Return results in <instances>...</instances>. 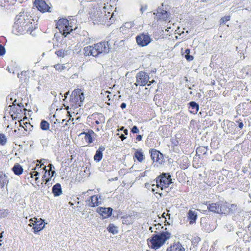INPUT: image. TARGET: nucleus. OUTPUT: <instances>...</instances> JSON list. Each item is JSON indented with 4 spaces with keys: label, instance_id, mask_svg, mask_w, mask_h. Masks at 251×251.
I'll return each mask as SVG.
<instances>
[{
    "label": "nucleus",
    "instance_id": "1",
    "mask_svg": "<svg viewBox=\"0 0 251 251\" xmlns=\"http://www.w3.org/2000/svg\"><path fill=\"white\" fill-rule=\"evenodd\" d=\"M36 24L29 13L25 11L21 12L15 18L12 31L17 35L23 34L26 32H31L36 28Z\"/></svg>",
    "mask_w": 251,
    "mask_h": 251
},
{
    "label": "nucleus",
    "instance_id": "2",
    "mask_svg": "<svg viewBox=\"0 0 251 251\" xmlns=\"http://www.w3.org/2000/svg\"><path fill=\"white\" fill-rule=\"evenodd\" d=\"M171 237V234L168 231L153 234L151 238L147 240L148 245L151 249L156 250L162 247Z\"/></svg>",
    "mask_w": 251,
    "mask_h": 251
},
{
    "label": "nucleus",
    "instance_id": "3",
    "mask_svg": "<svg viewBox=\"0 0 251 251\" xmlns=\"http://www.w3.org/2000/svg\"><path fill=\"white\" fill-rule=\"evenodd\" d=\"M108 48L106 47L105 41H101L93 46H88L83 49L84 54L85 56H93L97 57L100 54L107 52Z\"/></svg>",
    "mask_w": 251,
    "mask_h": 251
},
{
    "label": "nucleus",
    "instance_id": "4",
    "mask_svg": "<svg viewBox=\"0 0 251 251\" xmlns=\"http://www.w3.org/2000/svg\"><path fill=\"white\" fill-rule=\"evenodd\" d=\"M9 113L14 120L19 119L25 117L26 109L22 103H17V100H14L12 105H9Z\"/></svg>",
    "mask_w": 251,
    "mask_h": 251
},
{
    "label": "nucleus",
    "instance_id": "5",
    "mask_svg": "<svg viewBox=\"0 0 251 251\" xmlns=\"http://www.w3.org/2000/svg\"><path fill=\"white\" fill-rule=\"evenodd\" d=\"M84 99L83 93L80 89H75L70 96L69 103L72 108L75 109L81 106Z\"/></svg>",
    "mask_w": 251,
    "mask_h": 251
},
{
    "label": "nucleus",
    "instance_id": "6",
    "mask_svg": "<svg viewBox=\"0 0 251 251\" xmlns=\"http://www.w3.org/2000/svg\"><path fill=\"white\" fill-rule=\"evenodd\" d=\"M56 28L64 37L73 31L72 26L70 25L69 21L66 18H61L56 21Z\"/></svg>",
    "mask_w": 251,
    "mask_h": 251
},
{
    "label": "nucleus",
    "instance_id": "7",
    "mask_svg": "<svg viewBox=\"0 0 251 251\" xmlns=\"http://www.w3.org/2000/svg\"><path fill=\"white\" fill-rule=\"evenodd\" d=\"M209 211L221 214L227 215L228 209L226 208V202H212L207 205Z\"/></svg>",
    "mask_w": 251,
    "mask_h": 251
},
{
    "label": "nucleus",
    "instance_id": "8",
    "mask_svg": "<svg viewBox=\"0 0 251 251\" xmlns=\"http://www.w3.org/2000/svg\"><path fill=\"white\" fill-rule=\"evenodd\" d=\"M88 124L92 127L105 122L104 116L100 113H95L89 116L87 119Z\"/></svg>",
    "mask_w": 251,
    "mask_h": 251
},
{
    "label": "nucleus",
    "instance_id": "9",
    "mask_svg": "<svg viewBox=\"0 0 251 251\" xmlns=\"http://www.w3.org/2000/svg\"><path fill=\"white\" fill-rule=\"evenodd\" d=\"M172 183L171 176L169 173H163L156 178V183L159 185L161 190L168 188Z\"/></svg>",
    "mask_w": 251,
    "mask_h": 251
},
{
    "label": "nucleus",
    "instance_id": "10",
    "mask_svg": "<svg viewBox=\"0 0 251 251\" xmlns=\"http://www.w3.org/2000/svg\"><path fill=\"white\" fill-rule=\"evenodd\" d=\"M44 166L43 164H36L35 168L32 170V171L30 173V178H33L34 177L35 184L37 186H39L40 180L39 179V174L42 172L43 173L46 169V166Z\"/></svg>",
    "mask_w": 251,
    "mask_h": 251
},
{
    "label": "nucleus",
    "instance_id": "11",
    "mask_svg": "<svg viewBox=\"0 0 251 251\" xmlns=\"http://www.w3.org/2000/svg\"><path fill=\"white\" fill-rule=\"evenodd\" d=\"M33 5L42 13L51 12L50 10L51 7L44 0H35Z\"/></svg>",
    "mask_w": 251,
    "mask_h": 251
},
{
    "label": "nucleus",
    "instance_id": "12",
    "mask_svg": "<svg viewBox=\"0 0 251 251\" xmlns=\"http://www.w3.org/2000/svg\"><path fill=\"white\" fill-rule=\"evenodd\" d=\"M149 79V75L143 71H140L136 75V85L144 86L147 84Z\"/></svg>",
    "mask_w": 251,
    "mask_h": 251
},
{
    "label": "nucleus",
    "instance_id": "13",
    "mask_svg": "<svg viewBox=\"0 0 251 251\" xmlns=\"http://www.w3.org/2000/svg\"><path fill=\"white\" fill-rule=\"evenodd\" d=\"M89 15L94 24H98L101 20L102 12L97 8H92L89 12Z\"/></svg>",
    "mask_w": 251,
    "mask_h": 251
},
{
    "label": "nucleus",
    "instance_id": "14",
    "mask_svg": "<svg viewBox=\"0 0 251 251\" xmlns=\"http://www.w3.org/2000/svg\"><path fill=\"white\" fill-rule=\"evenodd\" d=\"M136 41L139 46L145 47L151 42V39L148 34L141 33L136 37Z\"/></svg>",
    "mask_w": 251,
    "mask_h": 251
},
{
    "label": "nucleus",
    "instance_id": "15",
    "mask_svg": "<svg viewBox=\"0 0 251 251\" xmlns=\"http://www.w3.org/2000/svg\"><path fill=\"white\" fill-rule=\"evenodd\" d=\"M150 153L151 158L154 162L162 163L163 161V156L159 151L151 149L150 150Z\"/></svg>",
    "mask_w": 251,
    "mask_h": 251
},
{
    "label": "nucleus",
    "instance_id": "16",
    "mask_svg": "<svg viewBox=\"0 0 251 251\" xmlns=\"http://www.w3.org/2000/svg\"><path fill=\"white\" fill-rule=\"evenodd\" d=\"M132 26L133 25L131 23H126L120 27V31L122 32L123 34L126 35L127 37L130 36L132 35L133 32L132 28Z\"/></svg>",
    "mask_w": 251,
    "mask_h": 251
},
{
    "label": "nucleus",
    "instance_id": "17",
    "mask_svg": "<svg viewBox=\"0 0 251 251\" xmlns=\"http://www.w3.org/2000/svg\"><path fill=\"white\" fill-rule=\"evenodd\" d=\"M113 209L108 207H99L98 208V212L102 217L103 218H108L111 216Z\"/></svg>",
    "mask_w": 251,
    "mask_h": 251
},
{
    "label": "nucleus",
    "instance_id": "18",
    "mask_svg": "<svg viewBox=\"0 0 251 251\" xmlns=\"http://www.w3.org/2000/svg\"><path fill=\"white\" fill-rule=\"evenodd\" d=\"M167 251H185V248L179 241H175L167 248Z\"/></svg>",
    "mask_w": 251,
    "mask_h": 251
},
{
    "label": "nucleus",
    "instance_id": "19",
    "mask_svg": "<svg viewBox=\"0 0 251 251\" xmlns=\"http://www.w3.org/2000/svg\"><path fill=\"white\" fill-rule=\"evenodd\" d=\"M34 222L35 224H32L34 225V232L36 233L43 229L45 226V224H44V220L42 219H40L39 220H38L37 218H34Z\"/></svg>",
    "mask_w": 251,
    "mask_h": 251
},
{
    "label": "nucleus",
    "instance_id": "20",
    "mask_svg": "<svg viewBox=\"0 0 251 251\" xmlns=\"http://www.w3.org/2000/svg\"><path fill=\"white\" fill-rule=\"evenodd\" d=\"M28 120L25 116L23 118V120H21L19 121L20 127L22 128H24L25 131L26 132H29L31 130V128L32 126L31 124L27 122Z\"/></svg>",
    "mask_w": 251,
    "mask_h": 251
},
{
    "label": "nucleus",
    "instance_id": "21",
    "mask_svg": "<svg viewBox=\"0 0 251 251\" xmlns=\"http://www.w3.org/2000/svg\"><path fill=\"white\" fill-rule=\"evenodd\" d=\"M99 199L98 195L90 197L87 201L88 205L90 207L98 206L99 204Z\"/></svg>",
    "mask_w": 251,
    "mask_h": 251
},
{
    "label": "nucleus",
    "instance_id": "22",
    "mask_svg": "<svg viewBox=\"0 0 251 251\" xmlns=\"http://www.w3.org/2000/svg\"><path fill=\"white\" fill-rule=\"evenodd\" d=\"M156 16L158 17L157 21L161 20L167 21L169 20V15L168 12L164 10H161L160 11H157Z\"/></svg>",
    "mask_w": 251,
    "mask_h": 251
},
{
    "label": "nucleus",
    "instance_id": "23",
    "mask_svg": "<svg viewBox=\"0 0 251 251\" xmlns=\"http://www.w3.org/2000/svg\"><path fill=\"white\" fill-rule=\"evenodd\" d=\"M122 223L126 225H132L134 221V218L132 215L126 214L121 217Z\"/></svg>",
    "mask_w": 251,
    "mask_h": 251
},
{
    "label": "nucleus",
    "instance_id": "24",
    "mask_svg": "<svg viewBox=\"0 0 251 251\" xmlns=\"http://www.w3.org/2000/svg\"><path fill=\"white\" fill-rule=\"evenodd\" d=\"M105 150V148L100 146L96 151V154L94 155V159L96 162L100 161L102 158V151Z\"/></svg>",
    "mask_w": 251,
    "mask_h": 251
},
{
    "label": "nucleus",
    "instance_id": "25",
    "mask_svg": "<svg viewBox=\"0 0 251 251\" xmlns=\"http://www.w3.org/2000/svg\"><path fill=\"white\" fill-rule=\"evenodd\" d=\"M49 166L50 167V170L47 173V171L45 169V173L43 176V178H45L46 182H49L51 178L55 174V171L51 170L52 165L50 164Z\"/></svg>",
    "mask_w": 251,
    "mask_h": 251
},
{
    "label": "nucleus",
    "instance_id": "26",
    "mask_svg": "<svg viewBox=\"0 0 251 251\" xmlns=\"http://www.w3.org/2000/svg\"><path fill=\"white\" fill-rule=\"evenodd\" d=\"M52 193L55 197L59 196L62 194V191L60 183H57L52 187Z\"/></svg>",
    "mask_w": 251,
    "mask_h": 251
},
{
    "label": "nucleus",
    "instance_id": "27",
    "mask_svg": "<svg viewBox=\"0 0 251 251\" xmlns=\"http://www.w3.org/2000/svg\"><path fill=\"white\" fill-rule=\"evenodd\" d=\"M198 216L197 214L195 212V211L190 210L188 212V218L189 220V224L190 225H193V224L196 223V221L197 219Z\"/></svg>",
    "mask_w": 251,
    "mask_h": 251
},
{
    "label": "nucleus",
    "instance_id": "28",
    "mask_svg": "<svg viewBox=\"0 0 251 251\" xmlns=\"http://www.w3.org/2000/svg\"><path fill=\"white\" fill-rule=\"evenodd\" d=\"M9 181L7 176L0 172V188H3L8 184Z\"/></svg>",
    "mask_w": 251,
    "mask_h": 251
},
{
    "label": "nucleus",
    "instance_id": "29",
    "mask_svg": "<svg viewBox=\"0 0 251 251\" xmlns=\"http://www.w3.org/2000/svg\"><path fill=\"white\" fill-rule=\"evenodd\" d=\"M189 111L193 114H197L199 109V105L195 101H191L189 103Z\"/></svg>",
    "mask_w": 251,
    "mask_h": 251
},
{
    "label": "nucleus",
    "instance_id": "30",
    "mask_svg": "<svg viewBox=\"0 0 251 251\" xmlns=\"http://www.w3.org/2000/svg\"><path fill=\"white\" fill-rule=\"evenodd\" d=\"M134 158H136L139 162H142L144 160L145 157L142 150H137L135 151Z\"/></svg>",
    "mask_w": 251,
    "mask_h": 251
},
{
    "label": "nucleus",
    "instance_id": "31",
    "mask_svg": "<svg viewBox=\"0 0 251 251\" xmlns=\"http://www.w3.org/2000/svg\"><path fill=\"white\" fill-rule=\"evenodd\" d=\"M12 170L14 174L18 176L21 175L23 172V168L19 164H15L13 167Z\"/></svg>",
    "mask_w": 251,
    "mask_h": 251
},
{
    "label": "nucleus",
    "instance_id": "32",
    "mask_svg": "<svg viewBox=\"0 0 251 251\" xmlns=\"http://www.w3.org/2000/svg\"><path fill=\"white\" fill-rule=\"evenodd\" d=\"M151 191L154 194H159L160 197L162 195V191L163 190H161L158 184L156 183V184H152L151 186Z\"/></svg>",
    "mask_w": 251,
    "mask_h": 251
},
{
    "label": "nucleus",
    "instance_id": "33",
    "mask_svg": "<svg viewBox=\"0 0 251 251\" xmlns=\"http://www.w3.org/2000/svg\"><path fill=\"white\" fill-rule=\"evenodd\" d=\"M207 149L205 147L203 146L199 147L196 149V154L198 156H201L206 154Z\"/></svg>",
    "mask_w": 251,
    "mask_h": 251
},
{
    "label": "nucleus",
    "instance_id": "34",
    "mask_svg": "<svg viewBox=\"0 0 251 251\" xmlns=\"http://www.w3.org/2000/svg\"><path fill=\"white\" fill-rule=\"evenodd\" d=\"M226 208L228 210L227 214H228L230 213H232L233 211H235L237 208V205L236 204H228L227 202H226Z\"/></svg>",
    "mask_w": 251,
    "mask_h": 251
},
{
    "label": "nucleus",
    "instance_id": "35",
    "mask_svg": "<svg viewBox=\"0 0 251 251\" xmlns=\"http://www.w3.org/2000/svg\"><path fill=\"white\" fill-rule=\"evenodd\" d=\"M55 53L58 57H64V56L67 55L68 50L61 49L57 50L55 52Z\"/></svg>",
    "mask_w": 251,
    "mask_h": 251
},
{
    "label": "nucleus",
    "instance_id": "36",
    "mask_svg": "<svg viewBox=\"0 0 251 251\" xmlns=\"http://www.w3.org/2000/svg\"><path fill=\"white\" fill-rule=\"evenodd\" d=\"M108 231L112 233V234H116L118 233L117 227L115 226L113 224H110L107 227Z\"/></svg>",
    "mask_w": 251,
    "mask_h": 251
},
{
    "label": "nucleus",
    "instance_id": "37",
    "mask_svg": "<svg viewBox=\"0 0 251 251\" xmlns=\"http://www.w3.org/2000/svg\"><path fill=\"white\" fill-rule=\"evenodd\" d=\"M201 239L198 235H195L191 239L192 244L193 246H197Z\"/></svg>",
    "mask_w": 251,
    "mask_h": 251
},
{
    "label": "nucleus",
    "instance_id": "38",
    "mask_svg": "<svg viewBox=\"0 0 251 251\" xmlns=\"http://www.w3.org/2000/svg\"><path fill=\"white\" fill-rule=\"evenodd\" d=\"M50 124L49 123L45 121L42 120L40 123V127L43 130H47L49 129Z\"/></svg>",
    "mask_w": 251,
    "mask_h": 251
},
{
    "label": "nucleus",
    "instance_id": "39",
    "mask_svg": "<svg viewBox=\"0 0 251 251\" xmlns=\"http://www.w3.org/2000/svg\"><path fill=\"white\" fill-rule=\"evenodd\" d=\"M4 1L6 5L10 6L15 4L17 2L22 3L23 0H4Z\"/></svg>",
    "mask_w": 251,
    "mask_h": 251
},
{
    "label": "nucleus",
    "instance_id": "40",
    "mask_svg": "<svg viewBox=\"0 0 251 251\" xmlns=\"http://www.w3.org/2000/svg\"><path fill=\"white\" fill-rule=\"evenodd\" d=\"M185 52L186 53L185 58L188 61H192L194 59V57L192 55H190V50L187 49L185 50Z\"/></svg>",
    "mask_w": 251,
    "mask_h": 251
},
{
    "label": "nucleus",
    "instance_id": "41",
    "mask_svg": "<svg viewBox=\"0 0 251 251\" xmlns=\"http://www.w3.org/2000/svg\"><path fill=\"white\" fill-rule=\"evenodd\" d=\"M82 134H85L84 139L86 142L90 144L93 142V139L90 134L85 132H84Z\"/></svg>",
    "mask_w": 251,
    "mask_h": 251
},
{
    "label": "nucleus",
    "instance_id": "42",
    "mask_svg": "<svg viewBox=\"0 0 251 251\" xmlns=\"http://www.w3.org/2000/svg\"><path fill=\"white\" fill-rule=\"evenodd\" d=\"M6 142L7 139L5 136L2 133H0V145H4Z\"/></svg>",
    "mask_w": 251,
    "mask_h": 251
},
{
    "label": "nucleus",
    "instance_id": "43",
    "mask_svg": "<svg viewBox=\"0 0 251 251\" xmlns=\"http://www.w3.org/2000/svg\"><path fill=\"white\" fill-rule=\"evenodd\" d=\"M230 19V16L229 15L225 16L220 19V23L222 24H226L227 22L229 21Z\"/></svg>",
    "mask_w": 251,
    "mask_h": 251
},
{
    "label": "nucleus",
    "instance_id": "44",
    "mask_svg": "<svg viewBox=\"0 0 251 251\" xmlns=\"http://www.w3.org/2000/svg\"><path fill=\"white\" fill-rule=\"evenodd\" d=\"M54 68L57 71H62L65 69V66L64 65L60 64H57L54 65Z\"/></svg>",
    "mask_w": 251,
    "mask_h": 251
},
{
    "label": "nucleus",
    "instance_id": "45",
    "mask_svg": "<svg viewBox=\"0 0 251 251\" xmlns=\"http://www.w3.org/2000/svg\"><path fill=\"white\" fill-rule=\"evenodd\" d=\"M115 96V95L114 94H112L111 93V94H109V95L107 94V97L106 99H107L108 101L107 102L106 101V102L107 103V104L108 105H110V101L111 99L112 98H113Z\"/></svg>",
    "mask_w": 251,
    "mask_h": 251
},
{
    "label": "nucleus",
    "instance_id": "46",
    "mask_svg": "<svg viewBox=\"0 0 251 251\" xmlns=\"http://www.w3.org/2000/svg\"><path fill=\"white\" fill-rule=\"evenodd\" d=\"M5 50L4 47L0 44V56L3 55L5 54Z\"/></svg>",
    "mask_w": 251,
    "mask_h": 251
},
{
    "label": "nucleus",
    "instance_id": "47",
    "mask_svg": "<svg viewBox=\"0 0 251 251\" xmlns=\"http://www.w3.org/2000/svg\"><path fill=\"white\" fill-rule=\"evenodd\" d=\"M101 94L103 95V96L105 98H106L107 97V94H111V92H110L109 91L102 90L101 93Z\"/></svg>",
    "mask_w": 251,
    "mask_h": 251
},
{
    "label": "nucleus",
    "instance_id": "48",
    "mask_svg": "<svg viewBox=\"0 0 251 251\" xmlns=\"http://www.w3.org/2000/svg\"><path fill=\"white\" fill-rule=\"evenodd\" d=\"M131 132L133 133H138L139 130L138 127L136 126H134L131 128Z\"/></svg>",
    "mask_w": 251,
    "mask_h": 251
},
{
    "label": "nucleus",
    "instance_id": "49",
    "mask_svg": "<svg viewBox=\"0 0 251 251\" xmlns=\"http://www.w3.org/2000/svg\"><path fill=\"white\" fill-rule=\"evenodd\" d=\"M237 123H238V126L240 129H242L244 126V124L242 121H237Z\"/></svg>",
    "mask_w": 251,
    "mask_h": 251
},
{
    "label": "nucleus",
    "instance_id": "50",
    "mask_svg": "<svg viewBox=\"0 0 251 251\" xmlns=\"http://www.w3.org/2000/svg\"><path fill=\"white\" fill-rule=\"evenodd\" d=\"M147 6L146 5H142L140 8V11L142 13H143L146 9H147Z\"/></svg>",
    "mask_w": 251,
    "mask_h": 251
},
{
    "label": "nucleus",
    "instance_id": "51",
    "mask_svg": "<svg viewBox=\"0 0 251 251\" xmlns=\"http://www.w3.org/2000/svg\"><path fill=\"white\" fill-rule=\"evenodd\" d=\"M26 72H22L20 74H18V77L22 78L23 75H25Z\"/></svg>",
    "mask_w": 251,
    "mask_h": 251
},
{
    "label": "nucleus",
    "instance_id": "52",
    "mask_svg": "<svg viewBox=\"0 0 251 251\" xmlns=\"http://www.w3.org/2000/svg\"><path fill=\"white\" fill-rule=\"evenodd\" d=\"M136 140H137L138 141H141L142 139V136L141 135H138L137 136L136 138Z\"/></svg>",
    "mask_w": 251,
    "mask_h": 251
},
{
    "label": "nucleus",
    "instance_id": "53",
    "mask_svg": "<svg viewBox=\"0 0 251 251\" xmlns=\"http://www.w3.org/2000/svg\"><path fill=\"white\" fill-rule=\"evenodd\" d=\"M126 103L123 102L121 104V107L122 109H124L126 107Z\"/></svg>",
    "mask_w": 251,
    "mask_h": 251
},
{
    "label": "nucleus",
    "instance_id": "54",
    "mask_svg": "<svg viewBox=\"0 0 251 251\" xmlns=\"http://www.w3.org/2000/svg\"><path fill=\"white\" fill-rule=\"evenodd\" d=\"M149 82V83L147 84V85L148 86H150L152 83H156V81L154 80H152L151 81H150Z\"/></svg>",
    "mask_w": 251,
    "mask_h": 251
},
{
    "label": "nucleus",
    "instance_id": "55",
    "mask_svg": "<svg viewBox=\"0 0 251 251\" xmlns=\"http://www.w3.org/2000/svg\"><path fill=\"white\" fill-rule=\"evenodd\" d=\"M7 100H8V101L10 103H13V101H13V99L12 98H9V97L7 98Z\"/></svg>",
    "mask_w": 251,
    "mask_h": 251
},
{
    "label": "nucleus",
    "instance_id": "56",
    "mask_svg": "<svg viewBox=\"0 0 251 251\" xmlns=\"http://www.w3.org/2000/svg\"><path fill=\"white\" fill-rule=\"evenodd\" d=\"M120 138L121 139V140L123 141L124 140V139H125L126 138V137L124 135L122 134L120 136Z\"/></svg>",
    "mask_w": 251,
    "mask_h": 251
},
{
    "label": "nucleus",
    "instance_id": "57",
    "mask_svg": "<svg viewBox=\"0 0 251 251\" xmlns=\"http://www.w3.org/2000/svg\"><path fill=\"white\" fill-rule=\"evenodd\" d=\"M251 114V111H245V112H244V114H245L246 115H249V114Z\"/></svg>",
    "mask_w": 251,
    "mask_h": 251
},
{
    "label": "nucleus",
    "instance_id": "58",
    "mask_svg": "<svg viewBox=\"0 0 251 251\" xmlns=\"http://www.w3.org/2000/svg\"><path fill=\"white\" fill-rule=\"evenodd\" d=\"M124 132L125 133V134H127L128 133V130L127 129H125L124 130Z\"/></svg>",
    "mask_w": 251,
    "mask_h": 251
},
{
    "label": "nucleus",
    "instance_id": "59",
    "mask_svg": "<svg viewBox=\"0 0 251 251\" xmlns=\"http://www.w3.org/2000/svg\"><path fill=\"white\" fill-rule=\"evenodd\" d=\"M165 213H163V214H162V217H165Z\"/></svg>",
    "mask_w": 251,
    "mask_h": 251
},
{
    "label": "nucleus",
    "instance_id": "60",
    "mask_svg": "<svg viewBox=\"0 0 251 251\" xmlns=\"http://www.w3.org/2000/svg\"><path fill=\"white\" fill-rule=\"evenodd\" d=\"M203 2H207L208 0H201Z\"/></svg>",
    "mask_w": 251,
    "mask_h": 251
},
{
    "label": "nucleus",
    "instance_id": "61",
    "mask_svg": "<svg viewBox=\"0 0 251 251\" xmlns=\"http://www.w3.org/2000/svg\"><path fill=\"white\" fill-rule=\"evenodd\" d=\"M34 178H35V177L33 178H31L32 179L30 180V181H32V179H34Z\"/></svg>",
    "mask_w": 251,
    "mask_h": 251
},
{
    "label": "nucleus",
    "instance_id": "62",
    "mask_svg": "<svg viewBox=\"0 0 251 251\" xmlns=\"http://www.w3.org/2000/svg\"><path fill=\"white\" fill-rule=\"evenodd\" d=\"M34 178H35V177L33 178H31L32 179L30 180V181H32V179H34Z\"/></svg>",
    "mask_w": 251,
    "mask_h": 251
},
{
    "label": "nucleus",
    "instance_id": "63",
    "mask_svg": "<svg viewBox=\"0 0 251 251\" xmlns=\"http://www.w3.org/2000/svg\"><path fill=\"white\" fill-rule=\"evenodd\" d=\"M37 162H38L39 163H41V161H39V160H37Z\"/></svg>",
    "mask_w": 251,
    "mask_h": 251
},
{
    "label": "nucleus",
    "instance_id": "64",
    "mask_svg": "<svg viewBox=\"0 0 251 251\" xmlns=\"http://www.w3.org/2000/svg\"><path fill=\"white\" fill-rule=\"evenodd\" d=\"M30 221H33V220H32V219H30Z\"/></svg>",
    "mask_w": 251,
    "mask_h": 251
}]
</instances>
